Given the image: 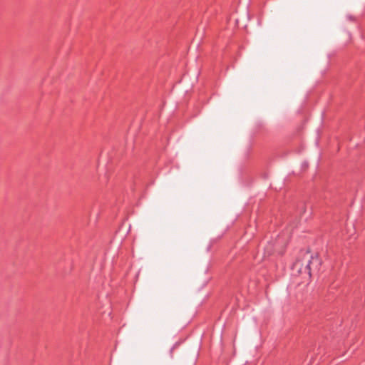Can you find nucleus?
<instances>
[{"mask_svg":"<svg viewBox=\"0 0 365 365\" xmlns=\"http://www.w3.org/2000/svg\"><path fill=\"white\" fill-rule=\"evenodd\" d=\"M319 264V260L317 257H312L309 254L303 256L302 259L295 262L292 266V270L294 274H304L309 277L311 275V264Z\"/></svg>","mask_w":365,"mask_h":365,"instance_id":"f257e3e1","label":"nucleus"}]
</instances>
